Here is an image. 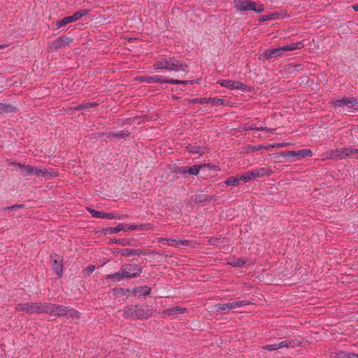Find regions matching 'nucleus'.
I'll return each mask as SVG.
<instances>
[{"label": "nucleus", "mask_w": 358, "mask_h": 358, "mask_svg": "<svg viewBox=\"0 0 358 358\" xmlns=\"http://www.w3.org/2000/svg\"><path fill=\"white\" fill-rule=\"evenodd\" d=\"M251 304L248 300H242L233 302H228L225 303H217L213 307V311L219 313H224L230 310L236 309Z\"/></svg>", "instance_id": "obj_6"}, {"label": "nucleus", "mask_w": 358, "mask_h": 358, "mask_svg": "<svg viewBox=\"0 0 358 358\" xmlns=\"http://www.w3.org/2000/svg\"><path fill=\"white\" fill-rule=\"evenodd\" d=\"M243 130H244V131L256 130V131H266L272 132V131H275V129H271V128H268L266 127H256V126H254L253 124H252V125L245 126L243 128Z\"/></svg>", "instance_id": "obj_27"}, {"label": "nucleus", "mask_w": 358, "mask_h": 358, "mask_svg": "<svg viewBox=\"0 0 358 358\" xmlns=\"http://www.w3.org/2000/svg\"><path fill=\"white\" fill-rule=\"evenodd\" d=\"M304 46L303 43L301 41H298L296 43H292L290 44L282 46L284 52L286 51H292L295 50H299L303 48Z\"/></svg>", "instance_id": "obj_24"}, {"label": "nucleus", "mask_w": 358, "mask_h": 358, "mask_svg": "<svg viewBox=\"0 0 358 358\" xmlns=\"http://www.w3.org/2000/svg\"><path fill=\"white\" fill-rule=\"evenodd\" d=\"M346 158V154L344 152V148L330 150L325 152L323 159H343Z\"/></svg>", "instance_id": "obj_13"}, {"label": "nucleus", "mask_w": 358, "mask_h": 358, "mask_svg": "<svg viewBox=\"0 0 358 358\" xmlns=\"http://www.w3.org/2000/svg\"><path fill=\"white\" fill-rule=\"evenodd\" d=\"M172 172L176 174H182V166H176L173 168Z\"/></svg>", "instance_id": "obj_58"}, {"label": "nucleus", "mask_w": 358, "mask_h": 358, "mask_svg": "<svg viewBox=\"0 0 358 358\" xmlns=\"http://www.w3.org/2000/svg\"><path fill=\"white\" fill-rule=\"evenodd\" d=\"M13 165L15 166H17L18 167L19 169H22V171H24V167L27 166V165H24V164H22L20 162H15V163H13Z\"/></svg>", "instance_id": "obj_59"}, {"label": "nucleus", "mask_w": 358, "mask_h": 358, "mask_svg": "<svg viewBox=\"0 0 358 358\" xmlns=\"http://www.w3.org/2000/svg\"><path fill=\"white\" fill-rule=\"evenodd\" d=\"M152 315V309L140 304L127 306L123 311V317L125 319L147 320Z\"/></svg>", "instance_id": "obj_1"}, {"label": "nucleus", "mask_w": 358, "mask_h": 358, "mask_svg": "<svg viewBox=\"0 0 358 358\" xmlns=\"http://www.w3.org/2000/svg\"><path fill=\"white\" fill-rule=\"evenodd\" d=\"M203 103H211L214 106H222L224 104V100L220 98H203Z\"/></svg>", "instance_id": "obj_26"}, {"label": "nucleus", "mask_w": 358, "mask_h": 358, "mask_svg": "<svg viewBox=\"0 0 358 358\" xmlns=\"http://www.w3.org/2000/svg\"><path fill=\"white\" fill-rule=\"evenodd\" d=\"M118 253L122 256H128V257L133 256V255H145V253L140 250L131 249V248L120 249L118 251Z\"/></svg>", "instance_id": "obj_21"}, {"label": "nucleus", "mask_w": 358, "mask_h": 358, "mask_svg": "<svg viewBox=\"0 0 358 358\" xmlns=\"http://www.w3.org/2000/svg\"><path fill=\"white\" fill-rule=\"evenodd\" d=\"M106 231L110 234H114L121 231H126V227L122 224H118L116 227H109Z\"/></svg>", "instance_id": "obj_37"}, {"label": "nucleus", "mask_w": 358, "mask_h": 358, "mask_svg": "<svg viewBox=\"0 0 358 358\" xmlns=\"http://www.w3.org/2000/svg\"><path fill=\"white\" fill-rule=\"evenodd\" d=\"M38 176H41L45 180H48L58 176V173L51 168L43 169H39Z\"/></svg>", "instance_id": "obj_17"}, {"label": "nucleus", "mask_w": 358, "mask_h": 358, "mask_svg": "<svg viewBox=\"0 0 358 358\" xmlns=\"http://www.w3.org/2000/svg\"><path fill=\"white\" fill-rule=\"evenodd\" d=\"M262 349L268 351H274L277 350L276 343L266 345L262 347Z\"/></svg>", "instance_id": "obj_47"}, {"label": "nucleus", "mask_w": 358, "mask_h": 358, "mask_svg": "<svg viewBox=\"0 0 358 358\" xmlns=\"http://www.w3.org/2000/svg\"><path fill=\"white\" fill-rule=\"evenodd\" d=\"M114 295H124L129 292V289L124 288H115L112 290Z\"/></svg>", "instance_id": "obj_41"}, {"label": "nucleus", "mask_w": 358, "mask_h": 358, "mask_svg": "<svg viewBox=\"0 0 358 358\" xmlns=\"http://www.w3.org/2000/svg\"><path fill=\"white\" fill-rule=\"evenodd\" d=\"M190 83L189 80H173V79H169L168 83L169 84H183L186 85L187 83Z\"/></svg>", "instance_id": "obj_46"}, {"label": "nucleus", "mask_w": 358, "mask_h": 358, "mask_svg": "<svg viewBox=\"0 0 358 358\" xmlns=\"http://www.w3.org/2000/svg\"><path fill=\"white\" fill-rule=\"evenodd\" d=\"M138 80L146 83H168L169 79L162 76H141Z\"/></svg>", "instance_id": "obj_14"}, {"label": "nucleus", "mask_w": 358, "mask_h": 358, "mask_svg": "<svg viewBox=\"0 0 358 358\" xmlns=\"http://www.w3.org/2000/svg\"><path fill=\"white\" fill-rule=\"evenodd\" d=\"M284 53L283 48L278 47L273 49L266 50L261 53L258 59L261 61H265L270 59L281 56Z\"/></svg>", "instance_id": "obj_11"}, {"label": "nucleus", "mask_w": 358, "mask_h": 358, "mask_svg": "<svg viewBox=\"0 0 358 358\" xmlns=\"http://www.w3.org/2000/svg\"><path fill=\"white\" fill-rule=\"evenodd\" d=\"M17 111V108L6 103H1L0 106V114L13 113Z\"/></svg>", "instance_id": "obj_20"}, {"label": "nucleus", "mask_w": 358, "mask_h": 358, "mask_svg": "<svg viewBox=\"0 0 358 358\" xmlns=\"http://www.w3.org/2000/svg\"><path fill=\"white\" fill-rule=\"evenodd\" d=\"M186 311H187V309L185 308H182L181 306H176L164 310L163 313L166 315L170 316V315L182 314V313H185Z\"/></svg>", "instance_id": "obj_19"}, {"label": "nucleus", "mask_w": 358, "mask_h": 358, "mask_svg": "<svg viewBox=\"0 0 358 358\" xmlns=\"http://www.w3.org/2000/svg\"><path fill=\"white\" fill-rule=\"evenodd\" d=\"M352 8L355 11L358 12V3L352 5Z\"/></svg>", "instance_id": "obj_62"}, {"label": "nucleus", "mask_w": 358, "mask_h": 358, "mask_svg": "<svg viewBox=\"0 0 358 358\" xmlns=\"http://www.w3.org/2000/svg\"><path fill=\"white\" fill-rule=\"evenodd\" d=\"M85 108H92L96 106L98 104L95 102H87L83 103Z\"/></svg>", "instance_id": "obj_56"}, {"label": "nucleus", "mask_w": 358, "mask_h": 358, "mask_svg": "<svg viewBox=\"0 0 358 358\" xmlns=\"http://www.w3.org/2000/svg\"><path fill=\"white\" fill-rule=\"evenodd\" d=\"M125 227H126V231H128V230H141V229H144V224H139V225H137V224H129V225H125Z\"/></svg>", "instance_id": "obj_43"}, {"label": "nucleus", "mask_w": 358, "mask_h": 358, "mask_svg": "<svg viewBox=\"0 0 358 358\" xmlns=\"http://www.w3.org/2000/svg\"><path fill=\"white\" fill-rule=\"evenodd\" d=\"M52 268L56 275L61 278L63 275V259L57 255H51Z\"/></svg>", "instance_id": "obj_12"}, {"label": "nucleus", "mask_w": 358, "mask_h": 358, "mask_svg": "<svg viewBox=\"0 0 358 358\" xmlns=\"http://www.w3.org/2000/svg\"><path fill=\"white\" fill-rule=\"evenodd\" d=\"M15 309L19 312H24L27 314H41L44 313L45 302H27L17 303Z\"/></svg>", "instance_id": "obj_4"}, {"label": "nucleus", "mask_w": 358, "mask_h": 358, "mask_svg": "<svg viewBox=\"0 0 358 358\" xmlns=\"http://www.w3.org/2000/svg\"><path fill=\"white\" fill-rule=\"evenodd\" d=\"M175 241H176V243L179 244V246L180 245H183V246H189V245H190V241H187V240H185V239L175 238Z\"/></svg>", "instance_id": "obj_45"}, {"label": "nucleus", "mask_w": 358, "mask_h": 358, "mask_svg": "<svg viewBox=\"0 0 358 358\" xmlns=\"http://www.w3.org/2000/svg\"><path fill=\"white\" fill-rule=\"evenodd\" d=\"M247 261L243 258H238L233 262H230L229 264L235 267H241L245 264Z\"/></svg>", "instance_id": "obj_39"}, {"label": "nucleus", "mask_w": 358, "mask_h": 358, "mask_svg": "<svg viewBox=\"0 0 358 358\" xmlns=\"http://www.w3.org/2000/svg\"><path fill=\"white\" fill-rule=\"evenodd\" d=\"M186 148H187V151L189 153L199 154V155H201L203 153V152L202 150L203 148L201 146L189 145L187 146Z\"/></svg>", "instance_id": "obj_32"}, {"label": "nucleus", "mask_w": 358, "mask_h": 358, "mask_svg": "<svg viewBox=\"0 0 358 358\" xmlns=\"http://www.w3.org/2000/svg\"><path fill=\"white\" fill-rule=\"evenodd\" d=\"M285 156L289 157H298L297 150L287 151L285 154Z\"/></svg>", "instance_id": "obj_54"}, {"label": "nucleus", "mask_w": 358, "mask_h": 358, "mask_svg": "<svg viewBox=\"0 0 358 358\" xmlns=\"http://www.w3.org/2000/svg\"><path fill=\"white\" fill-rule=\"evenodd\" d=\"M105 278L106 279H111V280H113L117 282L120 281L123 279H125V278L124 276L123 271L121 269H120V271H119V272L106 275L105 276Z\"/></svg>", "instance_id": "obj_28"}, {"label": "nucleus", "mask_w": 358, "mask_h": 358, "mask_svg": "<svg viewBox=\"0 0 358 358\" xmlns=\"http://www.w3.org/2000/svg\"><path fill=\"white\" fill-rule=\"evenodd\" d=\"M206 166H208L209 167H212L215 170H217V166H214V165L210 166V164H199V165H194L191 167L187 166V174H189L190 176H196V175H198L200 169Z\"/></svg>", "instance_id": "obj_18"}, {"label": "nucleus", "mask_w": 358, "mask_h": 358, "mask_svg": "<svg viewBox=\"0 0 358 358\" xmlns=\"http://www.w3.org/2000/svg\"><path fill=\"white\" fill-rule=\"evenodd\" d=\"M38 170H39V168H38L36 166H31L27 165L26 167H24V171L22 172V175L23 176H27L29 175H35V176H38Z\"/></svg>", "instance_id": "obj_25"}, {"label": "nucleus", "mask_w": 358, "mask_h": 358, "mask_svg": "<svg viewBox=\"0 0 358 358\" xmlns=\"http://www.w3.org/2000/svg\"><path fill=\"white\" fill-rule=\"evenodd\" d=\"M112 242L121 245H127L128 244V241L125 239H115Z\"/></svg>", "instance_id": "obj_51"}, {"label": "nucleus", "mask_w": 358, "mask_h": 358, "mask_svg": "<svg viewBox=\"0 0 358 358\" xmlns=\"http://www.w3.org/2000/svg\"><path fill=\"white\" fill-rule=\"evenodd\" d=\"M88 211L91 214L92 217H96V218H101L105 219V213L104 212L99 211L96 210H94L93 208H87Z\"/></svg>", "instance_id": "obj_35"}, {"label": "nucleus", "mask_w": 358, "mask_h": 358, "mask_svg": "<svg viewBox=\"0 0 358 358\" xmlns=\"http://www.w3.org/2000/svg\"><path fill=\"white\" fill-rule=\"evenodd\" d=\"M287 348L292 349L300 346L302 344L303 338L297 336L290 339H287Z\"/></svg>", "instance_id": "obj_22"}, {"label": "nucleus", "mask_w": 358, "mask_h": 358, "mask_svg": "<svg viewBox=\"0 0 358 358\" xmlns=\"http://www.w3.org/2000/svg\"><path fill=\"white\" fill-rule=\"evenodd\" d=\"M141 294L143 296H148L150 294L151 289L148 286H142L138 288Z\"/></svg>", "instance_id": "obj_44"}, {"label": "nucleus", "mask_w": 358, "mask_h": 358, "mask_svg": "<svg viewBox=\"0 0 358 358\" xmlns=\"http://www.w3.org/2000/svg\"><path fill=\"white\" fill-rule=\"evenodd\" d=\"M276 346H277V350L284 348H287V341L285 340V341H282L279 343H276Z\"/></svg>", "instance_id": "obj_52"}, {"label": "nucleus", "mask_w": 358, "mask_h": 358, "mask_svg": "<svg viewBox=\"0 0 358 358\" xmlns=\"http://www.w3.org/2000/svg\"><path fill=\"white\" fill-rule=\"evenodd\" d=\"M217 83L229 90H241L242 91L246 90V85L241 81L224 79L217 80Z\"/></svg>", "instance_id": "obj_10"}, {"label": "nucleus", "mask_w": 358, "mask_h": 358, "mask_svg": "<svg viewBox=\"0 0 358 358\" xmlns=\"http://www.w3.org/2000/svg\"><path fill=\"white\" fill-rule=\"evenodd\" d=\"M44 313L59 317L68 315L71 317H79V312L74 308L47 302H45Z\"/></svg>", "instance_id": "obj_2"}, {"label": "nucleus", "mask_w": 358, "mask_h": 358, "mask_svg": "<svg viewBox=\"0 0 358 358\" xmlns=\"http://www.w3.org/2000/svg\"><path fill=\"white\" fill-rule=\"evenodd\" d=\"M241 180L240 179V176H236V177H229L225 181H224V184L227 185V186H236L238 184V182Z\"/></svg>", "instance_id": "obj_34"}, {"label": "nucleus", "mask_w": 358, "mask_h": 358, "mask_svg": "<svg viewBox=\"0 0 358 358\" xmlns=\"http://www.w3.org/2000/svg\"><path fill=\"white\" fill-rule=\"evenodd\" d=\"M234 7L238 11L253 10L262 13L264 9L262 5L257 6L256 3L249 0H234Z\"/></svg>", "instance_id": "obj_5"}, {"label": "nucleus", "mask_w": 358, "mask_h": 358, "mask_svg": "<svg viewBox=\"0 0 358 358\" xmlns=\"http://www.w3.org/2000/svg\"><path fill=\"white\" fill-rule=\"evenodd\" d=\"M344 152L347 157H358V148H344Z\"/></svg>", "instance_id": "obj_31"}, {"label": "nucleus", "mask_w": 358, "mask_h": 358, "mask_svg": "<svg viewBox=\"0 0 358 358\" xmlns=\"http://www.w3.org/2000/svg\"><path fill=\"white\" fill-rule=\"evenodd\" d=\"M95 270V266L94 265H90L87 267L85 270V273L87 275H90Z\"/></svg>", "instance_id": "obj_57"}, {"label": "nucleus", "mask_w": 358, "mask_h": 358, "mask_svg": "<svg viewBox=\"0 0 358 358\" xmlns=\"http://www.w3.org/2000/svg\"><path fill=\"white\" fill-rule=\"evenodd\" d=\"M262 148H264V147H263L262 145H250L249 147V150L250 151H252V152L258 151V150H261ZM265 148H267L265 147Z\"/></svg>", "instance_id": "obj_55"}, {"label": "nucleus", "mask_w": 358, "mask_h": 358, "mask_svg": "<svg viewBox=\"0 0 358 358\" xmlns=\"http://www.w3.org/2000/svg\"><path fill=\"white\" fill-rule=\"evenodd\" d=\"M158 242L162 244H166L170 246H173L175 248L179 247V244L176 243L175 238H159L158 239Z\"/></svg>", "instance_id": "obj_30"}, {"label": "nucleus", "mask_w": 358, "mask_h": 358, "mask_svg": "<svg viewBox=\"0 0 358 358\" xmlns=\"http://www.w3.org/2000/svg\"><path fill=\"white\" fill-rule=\"evenodd\" d=\"M24 206L23 204H18V205H13L10 206H8L6 208H2L3 210H14L17 208H23Z\"/></svg>", "instance_id": "obj_50"}, {"label": "nucleus", "mask_w": 358, "mask_h": 358, "mask_svg": "<svg viewBox=\"0 0 358 358\" xmlns=\"http://www.w3.org/2000/svg\"><path fill=\"white\" fill-rule=\"evenodd\" d=\"M127 215H115L112 213H105V219H124L126 217Z\"/></svg>", "instance_id": "obj_40"}, {"label": "nucleus", "mask_w": 358, "mask_h": 358, "mask_svg": "<svg viewBox=\"0 0 358 358\" xmlns=\"http://www.w3.org/2000/svg\"><path fill=\"white\" fill-rule=\"evenodd\" d=\"M189 103H193V104H202L203 103V98H195V99H192L189 101Z\"/></svg>", "instance_id": "obj_53"}, {"label": "nucleus", "mask_w": 358, "mask_h": 358, "mask_svg": "<svg viewBox=\"0 0 358 358\" xmlns=\"http://www.w3.org/2000/svg\"><path fill=\"white\" fill-rule=\"evenodd\" d=\"M279 15H280V13H271V14L264 15L262 17H260L259 21L263 22L268 21V20H276L278 18Z\"/></svg>", "instance_id": "obj_38"}, {"label": "nucleus", "mask_w": 358, "mask_h": 358, "mask_svg": "<svg viewBox=\"0 0 358 358\" xmlns=\"http://www.w3.org/2000/svg\"><path fill=\"white\" fill-rule=\"evenodd\" d=\"M125 279H130L138 277L142 273V267L136 264H129L121 267Z\"/></svg>", "instance_id": "obj_9"}, {"label": "nucleus", "mask_w": 358, "mask_h": 358, "mask_svg": "<svg viewBox=\"0 0 358 358\" xmlns=\"http://www.w3.org/2000/svg\"><path fill=\"white\" fill-rule=\"evenodd\" d=\"M334 358H358V354L338 350L334 352Z\"/></svg>", "instance_id": "obj_23"}, {"label": "nucleus", "mask_w": 358, "mask_h": 358, "mask_svg": "<svg viewBox=\"0 0 358 358\" xmlns=\"http://www.w3.org/2000/svg\"><path fill=\"white\" fill-rule=\"evenodd\" d=\"M356 103V99L354 97H343L341 99H336L332 101V105L334 107H343L349 104H354Z\"/></svg>", "instance_id": "obj_15"}, {"label": "nucleus", "mask_w": 358, "mask_h": 358, "mask_svg": "<svg viewBox=\"0 0 358 358\" xmlns=\"http://www.w3.org/2000/svg\"><path fill=\"white\" fill-rule=\"evenodd\" d=\"M271 171L266 168H259L250 171L244 172L240 176V179L244 182H248L251 180L259 178L263 176H268Z\"/></svg>", "instance_id": "obj_7"}, {"label": "nucleus", "mask_w": 358, "mask_h": 358, "mask_svg": "<svg viewBox=\"0 0 358 358\" xmlns=\"http://www.w3.org/2000/svg\"><path fill=\"white\" fill-rule=\"evenodd\" d=\"M85 109L83 103L79 104L75 107L76 110H82Z\"/></svg>", "instance_id": "obj_60"}, {"label": "nucleus", "mask_w": 358, "mask_h": 358, "mask_svg": "<svg viewBox=\"0 0 358 358\" xmlns=\"http://www.w3.org/2000/svg\"><path fill=\"white\" fill-rule=\"evenodd\" d=\"M73 42V38L72 37L67 35L61 36L59 38L55 39L51 43L48 48L50 52H55L59 49L69 47Z\"/></svg>", "instance_id": "obj_8"}, {"label": "nucleus", "mask_w": 358, "mask_h": 358, "mask_svg": "<svg viewBox=\"0 0 358 358\" xmlns=\"http://www.w3.org/2000/svg\"><path fill=\"white\" fill-rule=\"evenodd\" d=\"M212 199L211 197H208L204 195H197L194 199L196 203H201L203 201L208 202Z\"/></svg>", "instance_id": "obj_42"}, {"label": "nucleus", "mask_w": 358, "mask_h": 358, "mask_svg": "<svg viewBox=\"0 0 358 358\" xmlns=\"http://www.w3.org/2000/svg\"><path fill=\"white\" fill-rule=\"evenodd\" d=\"M298 157L305 158L306 157H312L313 153L310 149H302L297 150Z\"/></svg>", "instance_id": "obj_36"}, {"label": "nucleus", "mask_w": 358, "mask_h": 358, "mask_svg": "<svg viewBox=\"0 0 358 358\" xmlns=\"http://www.w3.org/2000/svg\"><path fill=\"white\" fill-rule=\"evenodd\" d=\"M89 13V10L87 9L80 10L79 11H77L74 13L71 16L73 20L75 22L79 19H80L82 17L87 15Z\"/></svg>", "instance_id": "obj_33"}, {"label": "nucleus", "mask_w": 358, "mask_h": 358, "mask_svg": "<svg viewBox=\"0 0 358 358\" xmlns=\"http://www.w3.org/2000/svg\"><path fill=\"white\" fill-rule=\"evenodd\" d=\"M187 174V166H182V175H186Z\"/></svg>", "instance_id": "obj_61"}, {"label": "nucleus", "mask_w": 358, "mask_h": 358, "mask_svg": "<svg viewBox=\"0 0 358 358\" xmlns=\"http://www.w3.org/2000/svg\"><path fill=\"white\" fill-rule=\"evenodd\" d=\"M73 22L74 21L73 20L71 16H67L60 20L57 21L55 24L57 28L59 29Z\"/></svg>", "instance_id": "obj_29"}, {"label": "nucleus", "mask_w": 358, "mask_h": 358, "mask_svg": "<svg viewBox=\"0 0 358 358\" xmlns=\"http://www.w3.org/2000/svg\"><path fill=\"white\" fill-rule=\"evenodd\" d=\"M129 135L130 132L127 129H124L117 132H110L108 134L101 133L99 134V136L101 137L106 136L107 138L114 137L118 139L124 138L128 137Z\"/></svg>", "instance_id": "obj_16"}, {"label": "nucleus", "mask_w": 358, "mask_h": 358, "mask_svg": "<svg viewBox=\"0 0 358 358\" xmlns=\"http://www.w3.org/2000/svg\"><path fill=\"white\" fill-rule=\"evenodd\" d=\"M153 68L155 70L165 69L169 71L178 72L179 71H185L187 65L180 62L174 57H170L164 60L156 62L153 65Z\"/></svg>", "instance_id": "obj_3"}, {"label": "nucleus", "mask_w": 358, "mask_h": 358, "mask_svg": "<svg viewBox=\"0 0 358 358\" xmlns=\"http://www.w3.org/2000/svg\"><path fill=\"white\" fill-rule=\"evenodd\" d=\"M6 47L5 45H0V49H3Z\"/></svg>", "instance_id": "obj_63"}, {"label": "nucleus", "mask_w": 358, "mask_h": 358, "mask_svg": "<svg viewBox=\"0 0 358 358\" xmlns=\"http://www.w3.org/2000/svg\"><path fill=\"white\" fill-rule=\"evenodd\" d=\"M220 242V238L213 237L208 240V244L210 245H217Z\"/></svg>", "instance_id": "obj_48"}, {"label": "nucleus", "mask_w": 358, "mask_h": 358, "mask_svg": "<svg viewBox=\"0 0 358 358\" xmlns=\"http://www.w3.org/2000/svg\"><path fill=\"white\" fill-rule=\"evenodd\" d=\"M289 145H290L289 143H274L273 145H270L268 148H283V147L287 146Z\"/></svg>", "instance_id": "obj_49"}]
</instances>
